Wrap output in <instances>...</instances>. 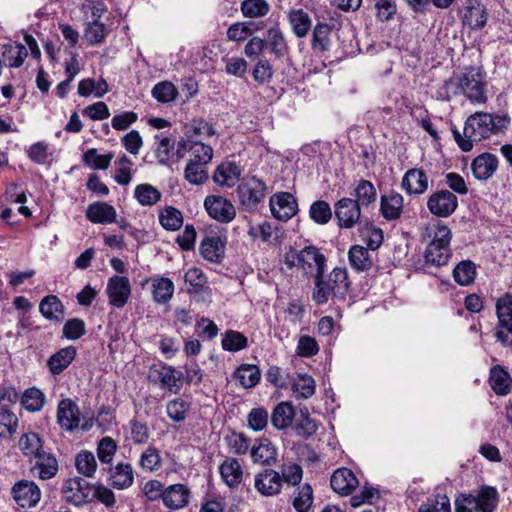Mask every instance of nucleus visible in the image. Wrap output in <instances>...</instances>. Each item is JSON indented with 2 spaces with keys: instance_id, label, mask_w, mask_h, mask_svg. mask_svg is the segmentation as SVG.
Returning <instances> with one entry per match:
<instances>
[{
  "instance_id": "f257e3e1",
  "label": "nucleus",
  "mask_w": 512,
  "mask_h": 512,
  "mask_svg": "<svg viewBox=\"0 0 512 512\" xmlns=\"http://www.w3.org/2000/svg\"><path fill=\"white\" fill-rule=\"evenodd\" d=\"M509 124L510 118L506 114L475 112L466 119L462 134L456 128L452 129V133L459 148L468 152L472 150L474 143L497 134Z\"/></svg>"
},
{
  "instance_id": "f03ea898",
  "label": "nucleus",
  "mask_w": 512,
  "mask_h": 512,
  "mask_svg": "<svg viewBox=\"0 0 512 512\" xmlns=\"http://www.w3.org/2000/svg\"><path fill=\"white\" fill-rule=\"evenodd\" d=\"M314 279L312 299L318 305L327 303L331 298L343 296L349 287L346 268L336 267L328 275L318 272L314 274Z\"/></svg>"
},
{
  "instance_id": "7ed1b4c3",
  "label": "nucleus",
  "mask_w": 512,
  "mask_h": 512,
  "mask_svg": "<svg viewBox=\"0 0 512 512\" xmlns=\"http://www.w3.org/2000/svg\"><path fill=\"white\" fill-rule=\"evenodd\" d=\"M485 80L479 68L468 67L448 82V87L455 88V93L465 95L472 103H485Z\"/></svg>"
},
{
  "instance_id": "20e7f679",
  "label": "nucleus",
  "mask_w": 512,
  "mask_h": 512,
  "mask_svg": "<svg viewBox=\"0 0 512 512\" xmlns=\"http://www.w3.org/2000/svg\"><path fill=\"white\" fill-rule=\"evenodd\" d=\"M451 230L446 225H437L432 236V241L425 251V261L434 266L446 265L451 257L450 240Z\"/></svg>"
},
{
  "instance_id": "39448f33",
  "label": "nucleus",
  "mask_w": 512,
  "mask_h": 512,
  "mask_svg": "<svg viewBox=\"0 0 512 512\" xmlns=\"http://www.w3.org/2000/svg\"><path fill=\"white\" fill-rule=\"evenodd\" d=\"M498 323L495 327V338L503 346L512 347V295L509 293L496 301Z\"/></svg>"
},
{
  "instance_id": "423d86ee",
  "label": "nucleus",
  "mask_w": 512,
  "mask_h": 512,
  "mask_svg": "<svg viewBox=\"0 0 512 512\" xmlns=\"http://www.w3.org/2000/svg\"><path fill=\"white\" fill-rule=\"evenodd\" d=\"M266 190L265 182L253 176L243 179L236 192L240 204L246 210H253L264 200Z\"/></svg>"
},
{
  "instance_id": "0eeeda50",
  "label": "nucleus",
  "mask_w": 512,
  "mask_h": 512,
  "mask_svg": "<svg viewBox=\"0 0 512 512\" xmlns=\"http://www.w3.org/2000/svg\"><path fill=\"white\" fill-rule=\"evenodd\" d=\"M458 207L457 196L449 190H438L427 199V208L434 216L446 218L452 215Z\"/></svg>"
},
{
  "instance_id": "6e6552de",
  "label": "nucleus",
  "mask_w": 512,
  "mask_h": 512,
  "mask_svg": "<svg viewBox=\"0 0 512 512\" xmlns=\"http://www.w3.org/2000/svg\"><path fill=\"white\" fill-rule=\"evenodd\" d=\"M29 462L30 474L40 480H50L54 478L59 471L58 460L50 451H43L36 455Z\"/></svg>"
},
{
  "instance_id": "1a4fd4ad",
  "label": "nucleus",
  "mask_w": 512,
  "mask_h": 512,
  "mask_svg": "<svg viewBox=\"0 0 512 512\" xmlns=\"http://www.w3.org/2000/svg\"><path fill=\"white\" fill-rule=\"evenodd\" d=\"M208 215L220 223H230L236 216L232 202L220 195H209L204 200Z\"/></svg>"
},
{
  "instance_id": "9d476101",
  "label": "nucleus",
  "mask_w": 512,
  "mask_h": 512,
  "mask_svg": "<svg viewBox=\"0 0 512 512\" xmlns=\"http://www.w3.org/2000/svg\"><path fill=\"white\" fill-rule=\"evenodd\" d=\"M11 494L16 504L21 508H32L41 499L40 488L30 480L16 482L11 489Z\"/></svg>"
},
{
  "instance_id": "9b49d317",
  "label": "nucleus",
  "mask_w": 512,
  "mask_h": 512,
  "mask_svg": "<svg viewBox=\"0 0 512 512\" xmlns=\"http://www.w3.org/2000/svg\"><path fill=\"white\" fill-rule=\"evenodd\" d=\"M361 207L354 199L344 197L335 203V216L341 228L350 229L360 219Z\"/></svg>"
},
{
  "instance_id": "f8f14e48",
  "label": "nucleus",
  "mask_w": 512,
  "mask_h": 512,
  "mask_svg": "<svg viewBox=\"0 0 512 512\" xmlns=\"http://www.w3.org/2000/svg\"><path fill=\"white\" fill-rule=\"evenodd\" d=\"M106 293L109 303L116 308H123L131 295L130 281L125 276H113L108 280Z\"/></svg>"
},
{
  "instance_id": "ddd939ff",
  "label": "nucleus",
  "mask_w": 512,
  "mask_h": 512,
  "mask_svg": "<svg viewBox=\"0 0 512 512\" xmlns=\"http://www.w3.org/2000/svg\"><path fill=\"white\" fill-rule=\"evenodd\" d=\"M64 499L75 505L81 506L90 500V484L80 477L68 479L62 489Z\"/></svg>"
},
{
  "instance_id": "4468645a",
  "label": "nucleus",
  "mask_w": 512,
  "mask_h": 512,
  "mask_svg": "<svg viewBox=\"0 0 512 512\" xmlns=\"http://www.w3.org/2000/svg\"><path fill=\"white\" fill-rule=\"evenodd\" d=\"M269 204L272 215L282 221L292 218L298 209L295 197L289 192L274 194Z\"/></svg>"
},
{
  "instance_id": "2eb2a0df",
  "label": "nucleus",
  "mask_w": 512,
  "mask_h": 512,
  "mask_svg": "<svg viewBox=\"0 0 512 512\" xmlns=\"http://www.w3.org/2000/svg\"><path fill=\"white\" fill-rule=\"evenodd\" d=\"M81 413L78 405L71 399H63L57 408V423L65 431H74L80 425Z\"/></svg>"
},
{
  "instance_id": "dca6fc26",
  "label": "nucleus",
  "mask_w": 512,
  "mask_h": 512,
  "mask_svg": "<svg viewBox=\"0 0 512 512\" xmlns=\"http://www.w3.org/2000/svg\"><path fill=\"white\" fill-rule=\"evenodd\" d=\"M254 487L263 496H275L281 492L282 479L280 473L267 468L255 475Z\"/></svg>"
},
{
  "instance_id": "f3484780",
  "label": "nucleus",
  "mask_w": 512,
  "mask_h": 512,
  "mask_svg": "<svg viewBox=\"0 0 512 512\" xmlns=\"http://www.w3.org/2000/svg\"><path fill=\"white\" fill-rule=\"evenodd\" d=\"M189 151L188 163H203L208 165L213 158V149L202 142L186 140L178 143L177 154L182 157L181 150Z\"/></svg>"
},
{
  "instance_id": "a211bd4d",
  "label": "nucleus",
  "mask_w": 512,
  "mask_h": 512,
  "mask_svg": "<svg viewBox=\"0 0 512 512\" xmlns=\"http://www.w3.org/2000/svg\"><path fill=\"white\" fill-rule=\"evenodd\" d=\"M300 261L306 274L324 272L326 257L315 246H306L300 250Z\"/></svg>"
},
{
  "instance_id": "6ab92c4d",
  "label": "nucleus",
  "mask_w": 512,
  "mask_h": 512,
  "mask_svg": "<svg viewBox=\"0 0 512 512\" xmlns=\"http://www.w3.org/2000/svg\"><path fill=\"white\" fill-rule=\"evenodd\" d=\"M152 374L162 387L177 392L182 385L183 373L169 365H160L152 370Z\"/></svg>"
},
{
  "instance_id": "aec40b11",
  "label": "nucleus",
  "mask_w": 512,
  "mask_h": 512,
  "mask_svg": "<svg viewBox=\"0 0 512 512\" xmlns=\"http://www.w3.org/2000/svg\"><path fill=\"white\" fill-rule=\"evenodd\" d=\"M108 481L117 490H124L132 486L134 471L130 463L120 462L110 468Z\"/></svg>"
},
{
  "instance_id": "412c9836",
  "label": "nucleus",
  "mask_w": 512,
  "mask_h": 512,
  "mask_svg": "<svg viewBox=\"0 0 512 512\" xmlns=\"http://www.w3.org/2000/svg\"><path fill=\"white\" fill-rule=\"evenodd\" d=\"M403 189L414 195H421L428 189V176L422 169H409L402 178Z\"/></svg>"
},
{
  "instance_id": "4be33fe9",
  "label": "nucleus",
  "mask_w": 512,
  "mask_h": 512,
  "mask_svg": "<svg viewBox=\"0 0 512 512\" xmlns=\"http://www.w3.org/2000/svg\"><path fill=\"white\" fill-rule=\"evenodd\" d=\"M497 167L498 159L491 153L478 155L471 164L474 177L481 181L491 178L497 170Z\"/></svg>"
},
{
  "instance_id": "5701e85b",
  "label": "nucleus",
  "mask_w": 512,
  "mask_h": 512,
  "mask_svg": "<svg viewBox=\"0 0 512 512\" xmlns=\"http://www.w3.org/2000/svg\"><path fill=\"white\" fill-rule=\"evenodd\" d=\"M358 480L348 468L337 469L331 477L332 489L341 495H348L357 487Z\"/></svg>"
},
{
  "instance_id": "b1692460",
  "label": "nucleus",
  "mask_w": 512,
  "mask_h": 512,
  "mask_svg": "<svg viewBox=\"0 0 512 512\" xmlns=\"http://www.w3.org/2000/svg\"><path fill=\"white\" fill-rule=\"evenodd\" d=\"M404 209V198L397 192H390L381 197L380 211L387 220L400 218Z\"/></svg>"
},
{
  "instance_id": "393cba45",
  "label": "nucleus",
  "mask_w": 512,
  "mask_h": 512,
  "mask_svg": "<svg viewBox=\"0 0 512 512\" xmlns=\"http://www.w3.org/2000/svg\"><path fill=\"white\" fill-rule=\"evenodd\" d=\"M189 489L183 484L170 485L164 490L163 503L170 509H181L189 502Z\"/></svg>"
},
{
  "instance_id": "a878e982",
  "label": "nucleus",
  "mask_w": 512,
  "mask_h": 512,
  "mask_svg": "<svg viewBox=\"0 0 512 512\" xmlns=\"http://www.w3.org/2000/svg\"><path fill=\"white\" fill-rule=\"evenodd\" d=\"M242 170L239 165L232 162H225L219 165L213 175L216 184L233 187L240 179Z\"/></svg>"
},
{
  "instance_id": "bb28decb",
  "label": "nucleus",
  "mask_w": 512,
  "mask_h": 512,
  "mask_svg": "<svg viewBox=\"0 0 512 512\" xmlns=\"http://www.w3.org/2000/svg\"><path fill=\"white\" fill-rule=\"evenodd\" d=\"M116 210L105 202H95L88 206L86 217L93 223H113L116 220Z\"/></svg>"
},
{
  "instance_id": "cd10ccee",
  "label": "nucleus",
  "mask_w": 512,
  "mask_h": 512,
  "mask_svg": "<svg viewBox=\"0 0 512 512\" xmlns=\"http://www.w3.org/2000/svg\"><path fill=\"white\" fill-rule=\"evenodd\" d=\"M473 496L479 512H494L499 502L498 491L488 485L481 486Z\"/></svg>"
},
{
  "instance_id": "c85d7f7f",
  "label": "nucleus",
  "mask_w": 512,
  "mask_h": 512,
  "mask_svg": "<svg viewBox=\"0 0 512 512\" xmlns=\"http://www.w3.org/2000/svg\"><path fill=\"white\" fill-rule=\"evenodd\" d=\"M27 54V49L22 44H5L1 48L2 65L5 64L9 67L18 68L23 64Z\"/></svg>"
},
{
  "instance_id": "c756f323",
  "label": "nucleus",
  "mask_w": 512,
  "mask_h": 512,
  "mask_svg": "<svg viewBox=\"0 0 512 512\" xmlns=\"http://www.w3.org/2000/svg\"><path fill=\"white\" fill-rule=\"evenodd\" d=\"M76 356V349L73 346H68L60 349L54 353L47 361L49 371L53 375L60 374L65 370Z\"/></svg>"
},
{
  "instance_id": "7c9ffc66",
  "label": "nucleus",
  "mask_w": 512,
  "mask_h": 512,
  "mask_svg": "<svg viewBox=\"0 0 512 512\" xmlns=\"http://www.w3.org/2000/svg\"><path fill=\"white\" fill-rule=\"evenodd\" d=\"M355 202H359L361 208H369L377 200V190L374 184L368 180L360 179L354 188Z\"/></svg>"
},
{
  "instance_id": "2f4dec72",
  "label": "nucleus",
  "mask_w": 512,
  "mask_h": 512,
  "mask_svg": "<svg viewBox=\"0 0 512 512\" xmlns=\"http://www.w3.org/2000/svg\"><path fill=\"white\" fill-rule=\"evenodd\" d=\"M224 482L230 488L237 487L243 478V470L239 461L235 458L226 459L219 467Z\"/></svg>"
},
{
  "instance_id": "473e14b6",
  "label": "nucleus",
  "mask_w": 512,
  "mask_h": 512,
  "mask_svg": "<svg viewBox=\"0 0 512 512\" xmlns=\"http://www.w3.org/2000/svg\"><path fill=\"white\" fill-rule=\"evenodd\" d=\"M22 454L30 461L36 455L45 451L43 440L35 432L24 433L18 442Z\"/></svg>"
},
{
  "instance_id": "72a5a7b5",
  "label": "nucleus",
  "mask_w": 512,
  "mask_h": 512,
  "mask_svg": "<svg viewBox=\"0 0 512 512\" xmlns=\"http://www.w3.org/2000/svg\"><path fill=\"white\" fill-rule=\"evenodd\" d=\"M295 417L294 407L290 402H281L273 410L271 414V423L278 429L283 430L292 424Z\"/></svg>"
},
{
  "instance_id": "f704fd0d",
  "label": "nucleus",
  "mask_w": 512,
  "mask_h": 512,
  "mask_svg": "<svg viewBox=\"0 0 512 512\" xmlns=\"http://www.w3.org/2000/svg\"><path fill=\"white\" fill-rule=\"evenodd\" d=\"M225 243L219 236H206L200 245L201 255L208 261L218 262L224 252Z\"/></svg>"
},
{
  "instance_id": "c9c22d12",
  "label": "nucleus",
  "mask_w": 512,
  "mask_h": 512,
  "mask_svg": "<svg viewBox=\"0 0 512 512\" xmlns=\"http://www.w3.org/2000/svg\"><path fill=\"white\" fill-rule=\"evenodd\" d=\"M251 457L254 462L271 465L276 461L277 451L268 439L263 438L260 439L257 445L252 447Z\"/></svg>"
},
{
  "instance_id": "e433bc0d",
  "label": "nucleus",
  "mask_w": 512,
  "mask_h": 512,
  "mask_svg": "<svg viewBox=\"0 0 512 512\" xmlns=\"http://www.w3.org/2000/svg\"><path fill=\"white\" fill-rule=\"evenodd\" d=\"M490 384L498 395H507L510 392L512 379L502 366L496 365L490 370Z\"/></svg>"
},
{
  "instance_id": "4c0bfd02",
  "label": "nucleus",
  "mask_w": 512,
  "mask_h": 512,
  "mask_svg": "<svg viewBox=\"0 0 512 512\" xmlns=\"http://www.w3.org/2000/svg\"><path fill=\"white\" fill-rule=\"evenodd\" d=\"M350 266L358 272L367 271L373 266V259L367 248L354 245L348 253Z\"/></svg>"
},
{
  "instance_id": "58836bf2",
  "label": "nucleus",
  "mask_w": 512,
  "mask_h": 512,
  "mask_svg": "<svg viewBox=\"0 0 512 512\" xmlns=\"http://www.w3.org/2000/svg\"><path fill=\"white\" fill-rule=\"evenodd\" d=\"M152 288L153 299L158 304L167 303L174 293L173 282L165 277L152 279Z\"/></svg>"
},
{
  "instance_id": "ea45409f",
  "label": "nucleus",
  "mask_w": 512,
  "mask_h": 512,
  "mask_svg": "<svg viewBox=\"0 0 512 512\" xmlns=\"http://www.w3.org/2000/svg\"><path fill=\"white\" fill-rule=\"evenodd\" d=\"M39 310L49 320L60 321L64 316L63 305L54 295L44 297L40 302Z\"/></svg>"
},
{
  "instance_id": "a19ab883",
  "label": "nucleus",
  "mask_w": 512,
  "mask_h": 512,
  "mask_svg": "<svg viewBox=\"0 0 512 512\" xmlns=\"http://www.w3.org/2000/svg\"><path fill=\"white\" fill-rule=\"evenodd\" d=\"M260 376L259 368L252 364H242L234 373V377L244 388L256 386L260 380Z\"/></svg>"
},
{
  "instance_id": "79ce46f5",
  "label": "nucleus",
  "mask_w": 512,
  "mask_h": 512,
  "mask_svg": "<svg viewBox=\"0 0 512 512\" xmlns=\"http://www.w3.org/2000/svg\"><path fill=\"white\" fill-rule=\"evenodd\" d=\"M289 23L297 37H305L311 27V19L302 9H295L289 12Z\"/></svg>"
},
{
  "instance_id": "37998d69",
  "label": "nucleus",
  "mask_w": 512,
  "mask_h": 512,
  "mask_svg": "<svg viewBox=\"0 0 512 512\" xmlns=\"http://www.w3.org/2000/svg\"><path fill=\"white\" fill-rule=\"evenodd\" d=\"M263 40L265 41V46H268L271 53L277 57H282L285 54L287 45L283 33L277 25L267 30V37Z\"/></svg>"
},
{
  "instance_id": "c03bdc74",
  "label": "nucleus",
  "mask_w": 512,
  "mask_h": 512,
  "mask_svg": "<svg viewBox=\"0 0 512 512\" xmlns=\"http://www.w3.org/2000/svg\"><path fill=\"white\" fill-rule=\"evenodd\" d=\"M159 222L164 229L176 231L183 225V215L175 207L167 206L160 211Z\"/></svg>"
},
{
  "instance_id": "a18cd8bd",
  "label": "nucleus",
  "mask_w": 512,
  "mask_h": 512,
  "mask_svg": "<svg viewBox=\"0 0 512 512\" xmlns=\"http://www.w3.org/2000/svg\"><path fill=\"white\" fill-rule=\"evenodd\" d=\"M134 197L142 206H152L160 201L161 192L151 184L144 183L135 187Z\"/></svg>"
},
{
  "instance_id": "49530a36",
  "label": "nucleus",
  "mask_w": 512,
  "mask_h": 512,
  "mask_svg": "<svg viewBox=\"0 0 512 512\" xmlns=\"http://www.w3.org/2000/svg\"><path fill=\"white\" fill-rule=\"evenodd\" d=\"M476 276V266L470 260L461 261L453 269L454 280L461 286L471 284Z\"/></svg>"
},
{
  "instance_id": "de8ad7c7",
  "label": "nucleus",
  "mask_w": 512,
  "mask_h": 512,
  "mask_svg": "<svg viewBox=\"0 0 512 512\" xmlns=\"http://www.w3.org/2000/svg\"><path fill=\"white\" fill-rule=\"evenodd\" d=\"M294 428L298 436L309 438L318 430V424L310 417L307 409H301Z\"/></svg>"
},
{
  "instance_id": "09e8293b",
  "label": "nucleus",
  "mask_w": 512,
  "mask_h": 512,
  "mask_svg": "<svg viewBox=\"0 0 512 512\" xmlns=\"http://www.w3.org/2000/svg\"><path fill=\"white\" fill-rule=\"evenodd\" d=\"M292 391L295 397L307 399L315 392V381L308 374H299L293 382Z\"/></svg>"
},
{
  "instance_id": "8fccbe9b",
  "label": "nucleus",
  "mask_w": 512,
  "mask_h": 512,
  "mask_svg": "<svg viewBox=\"0 0 512 512\" xmlns=\"http://www.w3.org/2000/svg\"><path fill=\"white\" fill-rule=\"evenodd\" d=\"M77 471L85 477L91 478L97 470V461L90 451H82L75 458Z\"/></svg>"
},
{
  "instance_id": "3c124183",
  "label": "nucleus",
  "mask_w": 512,
  "mask_h": 512,
  "mask_svg": "<svg viewBox=\"0 0 512 512\" xmlns=\"http://www.w3.org/2000/svg\"><path fill=\"white\" fill-rule=\"evenodd\" d=\"M184 177L190 184H203L208 180V165L203 163H187Z\"/></svg>"
},
{
  "instance_id": "603ef678",
  "label": "nucleus",
  "mask_w": 512,
  "mask_h": 512,
  "mask_svg": "<svg viewBox=\"0 0 512 512\" xmlns=\"http://www.w3.org/2000/svg\"><path fill=\"white\" fill-rule=\"evenodd\" d=\"M113 157L112 152L100 155L95 148H91L83 154V161L95 170H106L110 166Z\"/></svg>"
},
{
  "instance_id": "864d4df0",
  "label": "nucleus",
  "mask_w": 512,
  "mask_h": 512,
  "mask_svg": "<svg viewBox=\"0 0 512 512\" xmlns=\"http://www.w3.org/2000/svg\"><path fill=\"white\" fill-rule=\"evenodd\" d=\"M247 337L234 330L225 332L222 338V348L226 351L236 352L247 347Z\"/></svg>"
},
{
  "instance_id": "5fc2aeb1",
  "label": "nucleus",
  "mask_w": 512,
  "mask_h": 512,
  "mask_svg": "<svg viewBox=\"0 0 512 512\" xmlns=\"http://www.w3.org/2000/svg\"><path fill=\"white\" fill-rule=\"evenodd\" d=\"M21 403L28 411H39L44 406L45 396L39 389L30 388L24 392L21 398Z\"/></svg>"
},
{
  "instance_id": "6e6d98bb",
  "label": "nucleus",
  "mask_w": 512,
  "mask_h": 512,
  "mask_svg": "<svg viewBox=\"0 0 512 512\" xmlns=\"http://www.w3.org/2000/svg\"><path fill=\"white\" fill-rule=\"evenodd\" d=\"M270 10L266 0H244L241 4V11L244 16L257 18L265 16Z\"/></svg>"
},
{
  "instance_id": "4d7b16f0",
  "label": "nucleus",
  "mask_w": 512,
  "mask_h": 512,
  "mask_svg": "<svg viewBox=\"0 0 512 512\" xmlns=\"http://www.w3.org/2000/svg\"><path fill=\"white\" fill-rule=\"evenodd\" d=\"M418 512H451L450 499L445 494H438L422 503Z\"/></svg>"
},
{
  "instance_id": "13d9d810",
  "label": "nucleus",
  "mask_w": 512,
  "mask_h": 512,
  "mask_svg": "<svg viewBox=\"0 0 512 512\" xmlns=\"http://www.w3.org/2000/svg\"><path fill=\"white\" fill-rule=\"evenodd\" d=\"M161 456L159 450L153 446H149L142 452L139 459V465L143 470L154 471L161 467Z\"/></svg>"
},
{
  "instance_id": "bf43d9fd",
  "label": "nucleus",
  "mask_w": 512,
  "mask_h": 512,
  "mask_svg": "<svg viewBox=\"0 0 512 512\" xmlns=\"http://www.w3.org/2000/svg\"><path fill=\"white\" fill-rule=\"evenodd\" d=\"M117 451L116 441L109 437H103L97 446V456L101 463L109 464L113 460Z\"/></svg>"
},
{
  "instance_id": "052dcab7",
  "label": "nucleus",
  "mask_w": 512,
  "mask_h": 512,
  "mask_svg": "<svg viewBox=\"0 0 512 512\" xmlns=\"http://www.w3.org/2000/svg\"><path fill=\"white\" fill-rule=\"evenodd\" d=\"M279 473L282 483L285 482L291 486L298 485L303 478L302 467L292 462L283 464Z\"/></svg>"
},
{
  "instance_id": "680f3d73",
  "label": "nucleus",
  "mask_w": 512,
  "mask_h": 512,
  "mask_svg": "<svg viewBox=\"0 0 512 512\" xmlns=\"http://www.w3.org/2000/svg\"><path fill=\"white\" fill-rule=\"evenodd\" d=\"M313 503V490L309 484H304L298 489L293 500V507L297 512H307Z\"/></svg>"
},
{
  "instance_id": "e2e57ef3",
  "label": "nucleus",
  "mask_w": 512,
  "mask_h": 512,
  "mask_svg": "<svg viewBox=\"0 0 512 512\" xmlns=\"http://www.w3.org/2000/svg\"><path fill=\"white\" fill-rule=\"evenodd\" d=\"M309 214L314 222L323 225L330 221L332 210L326 201L318 200L311 205Z\"/></svg>"
},
{
  "instance_id": "0e129e2a",
  "label": "nucleus",
  "mask_w": 512,
  "mask_h": 512,
  "mask_svg": "<svg viewBox=\"0 0 512 512\" xmlns=\"http://www.w3.org/2000/svg\"><path fill=\"white\" fill-rule=\"evenodd\" d=\"M189 409V404L181 398L169 401L166 406L168 417L175 422L184 421Z\"/></svg>"
},
{
  "instance_id": "69168bd1",
  "label": "nucleus",
  "mask_w": 512,
  "mask_h": 512,
  "mask_svg": "<svg viewBox=\"0 0 512 512\" xmlns=\"http://www.w3.org/2000/svg\"><path fill=\"white\" fill-rule=\"evenodd\" d=\"M274 230L271 223L264 221L258 224H251L248 228V235L254 241L261 240L262 242L270 243Z\"/></svg>"
},
{
  "instance_id": "338daca9",
  "label": "nucleus",
  "mask_w": 512,
  "mask_h": 512,
  "mask_svg": "<svg viewBox=\"0 0 512 512\" xmlns=\"http://www.w3.org/2000/svg\"><path fill=\"white\" fill-rule=\"evenodd\" d=\"M253 26L254 23L252 22H241L232 24L227 29V38L235 42L244 41L246 38L250 37L253 34Z\"/></svg>"
},
{
  "instance_id": "774afa93",
  "label": "nucleus",
  "mask_w": 512,
  "mask_h": 512,
  "mask_svg": "<svg viewBox=\"0 0 512 512\" xmlns=\"http://www.w3.org/2000/svg\"><path fill=\"white\" fill-rule=\"evenodd\" d=\"M17 427V416L11 410H0V438L13 435Z\"/></svg>"
}]
</instances>
